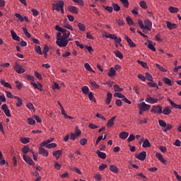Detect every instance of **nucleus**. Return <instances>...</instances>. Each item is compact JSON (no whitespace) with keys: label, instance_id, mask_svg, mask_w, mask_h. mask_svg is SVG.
<instances>
[{"label":"nucleus","instance_id":"nucleus-1","mask_svg":"<svg viewBox=\"0 0 181 181\" xmlns=\"http://www.w3.org/2000/svg\"><path fill=\"white\" fill-rule=\"evenodd\" d=\"M56 43L59 47H66L69 45V40L66 38H59L57 40Z\"/></svg>","mask_w":181,"mask_h":181},{"label":"nucleus","instance_id":"nucleus-2","mask_svg":"<svg viewBox=\"0 0 181 181\" xmlns=\"http://www.w3.org/2000/svg\"><path fill=\"white\" fill-rule=\"evenodd\" d=\"M81 135V130H79L78 127H76L75 128V134L71 133L69 139L74 141L77 136H80Z\"/></svg>","mask_w":181,"mask_h":181},{"label":"nucleus","instance_id":"nucleus-3","mask_svg":"<svg viewBox=\"0 0 181 181\" xmlns=\"http://www.w3.org/2000/svg\"><path fill=\"white\" fill-rule=\"evenodd\" d=\"M52 8H54L55 11H60L62 8H64V1H59L58 3L52 4Z\"/></svg>","mask_w":181,"mask_h":181},{"label":"nucleus","instance_id":"nucleus-4","mask_svg":"<svg viewBox=\"0 0 181 181\" xmlns=\"http://www.w3.org/2000/svg\"><path fill=\"white\" fill-rule=\"evenodd\" d=\"M139 110H141L142 111H149L151 110V105L146 104L145 102H143L138 105Z\"/></svg>","mask_w":181,"mask_h":181},{"label":"nucleus","instance_id":"nucleus-5","mask_svg":"<svg viewBox=\"0 0 181 181\" xmlns=\"http://www.w3.org/2000/svg\"><path fill=\"white\" fill-rule=\"evenodd\" d=\"M13 69L15 71H16V73H18V74H22L23 73H25V69H23L22 66H21V64H19V63L18 62L15 64Z\"/></svg>","mask_w":181,"mask_h":181},{"label":"nucleus","instance_id":"nucleus-6","mask_svg":"<svg viewBox=\"0 0 181 181\" xmlns=\"http://www.w3.org/2000/svg\"><path fill=\"white\" fill-rule=\"evenodd\" d=\"M145 101H146V103H148V104H156V103H158V101H159V99L153 98L151 97V95H147Z\"/></svg>","mask_w":181,"mask_h":181},{"label":"nucleus","instance_id":"nucleus-7","mask_svg":"<svg viewBox=\"0 0 181 181\" xmlns=\"http://www.w3.org/2000/svg\"><path fill=\"white\" fill-rule=\"evenodd\" d=\"M151 112H154V114H162V106L160 105H156L153 106L151 109Z\"/></svg>","mask_w":181,"mask_h":181},{"label":"nucleus","instance_id":"nucleus-8","mask_svg":"<svg viewBox=\"0 0 181 181\" xmlns=\"http://www.w3.org/2000/svg\"><path fill=\"white\" fill-rule=\"evenodd\" d=\"M1 110L4 111L6 117H11V111L8 108V105L6 104L2 105Z\"/></svg>","mask_w":181,"mask_h":181},{"label":"nucleus","instance_id":"nucleus-9","mask_svg":"<svg viewBox=\"0 0 181 181\" xmlns=\"http://www.w3.org/2000/svg\"><path fill=\"white\" fill-rule=\"evenodd\" d=\"M136 158L139 160H144V159H146V151H141L137 156H136Z\"/></svg>","mask_w":181,"mask_h":181},{"label":"nucleus","instance_id":"nucleus-10","mask_svg":"<svg viewBox=\"0 0 181 181\" xmlns=\"http://www.w3.org/2000/svg\"><path fill=\"white\" fill-rule=\"evenodd\" d=\"M144 29L147 30H151L152 29V21L151 20H146L144 21Z\"/></svg>","mask_w":181,"mask_h":181},{"label":"nucleus","instance_id":"nucleus-11","mask_svg":"<svg viewBox=\"0 0 181 181\" xmlns=\"http://www.w3.org/2000/svg\"><path fill=\"white\" fill-rule=\"evenodd\" d=\"M67 9L69 12H71V13H75V15H77L78 13V8L77 7L74 6H69L67 7Z\"/></svg>","mask_w":181,"mask_h":181},{"label":"nucleus","instance_id":"nucleus-12","mask_svg":"<svg viewBox=\"0 0 181 181\" xmlns=\"http://www.w3.org/2000/svg\"><path fill=\"white\" fill-rule=\"evenodd\" d=\"M115 118H117V116H114L110 119L108 120L107 123V128H112V127H114Z\"/></svg>","mask_w":181,"mask_h":181},{"label":"nucleus","instance_id":"nucleus-13","mask_svg":"<svg viewBox=\"0 0 181 181\" xmlns=\"http://www.w3.org/2000/svg\"><path fill=\"white\" fill-rule=\"evenodd\" d=\"M61 33H62V39H69V36H70V31L64 29L63 30L61 31Z\"/></svg>","mask_w":181,"mask_h":181},{"label":"nucleus","instance_id":"nucleus-14","mask_svg":"<svg viewBox=\"0 0 181 181\" xmlns=\"http://www.w3.org/2000/svg\"><path fill=\"white\" fill-rule=\"evenodd\" d=\"M11 33L13 40H16V42H21V37L18 36V35H16V33H15L13 30H11Z\"/></svg>","mask_w":181,"mask_h":181},{"label":"nucleus","instance_id":"nucleus-15","mask_svg":"<svg viewBox=\"0 0 181 181\" xmlns=\"http://www.w3.org/2000/svg\"><path fill=\"white\" fill-rule=\"evenodd\" d=\"M23 160H25V162H26L28 165H33L34 162H33V160L30 158V157H28L25 155H23Z\"/></svg>","mask_w":181,"mask_h":181},{"label":"nucleus","instance_id":"nucleus-16","mask_svg":"<svg viewBox=\"0 0 181 181\" xmlns=\"http://www.w3.org/2000/svg\"><path fill=\"white\" fill-rule=\"evenodd\" d=\"M167 101H168V103H170V104L172 105V107H173V108H178L179 110H181V104L177 105V104L175 103V102H173L172 100H170V98H168Z\"/></svg>","mask_w":181,"mask_h":181},{"label":"nucleus","instance_id":"nucleus-17","mask_svg":"<svg viewBox=\"0 0 181 181\" xmlns=\"http://www.w3.org/2000/svg\"><path fill=\"white\" fill-rule=\"evenodd\" d=\"M156 157L157 158V159H158V160L161 161L162 163H163L164 165H166V160L163 158V156H162V154L157 153L156 154Z\"/></svg>","mask_w":181,"mask_h":181},{"label":"nucleus","instance_id":"nucleus-18","mask_svg":"<svg viewBox=\"0 0 181 181\" xmlns=\"http://www.w3.org/2000/svg\"><path fill=\"white\" fill-rule=\"evenodd\" d=\"M166 23H167V28H168L170 30L176 29V28H177V25H176L175 23H172L170 21H167Z\"/></svg>","mask_w":181,"mask_h":181},{"label":"nucleus","instance_id":"nucleus-19","mask_svg":"<svg viewBox=\"0 0 181 181\" xmlns=\"http://www.w3.org/2000/svg\"><path fill=\"white\" fill-rule=\"evenodd\" d=\"M111 100H112V93L110 92L107 93V98L105 100V105H108L111 103Z\"/></svg>","mask_w":181,"mask_h":181},{"label":"nucleus","instance_id":"nucleus-20","mask_svg":"<svg viewBox=\"0 0 181 181\" xmlns=\"http://www.w3.org/2000/svg\"><path fill=\"white\" fill-rule=\"evenodd\" d=\"M125 39L129 45V46H130V47H136V45H135L133 42L132 40H131V38H129V37L126 36Z\"/></svg>","mask_w":181,"mask_h":181},{"label":"nucleus","instance_id":"nucleus-21","mask_svg":"<svg viewBox=\"0 0 181 181\" xmlns=\"http://www.w3.org/2000/svg\"><path fill=\"white\" fill-rule=\"evenodd\" d=\"M172 112V110H170V107L169 106L165 107L162 112V114L164 115H169Z\"/></svg>","mask_w":181,"mask_h":181},{"label":"nucleus","instance_id":"nucleus-22","mask_svg":"<svg viewBox=\"0 0 181 181\" xmlns=\"http://www.w3.org/2000/svg\"><path fill=\"white\" fill-rule=\"evenodd\" d=\"M129 135V134L127 132H120V134H119V136L121 139H127L128 138V136Z\"/></svg>","mask_w":181,"mask_h":181},{"label":"nucleus","instance_id":"nucleus-23","mask_svg":"<svg viewBox=\"0 0 181 181\" xmlns=\"http://www.w3.org/2000/svg\"><path fill=\"white\" fill-rule=\"evenodd\" d=\"M13 98L17 100L16 107H22V105L23 104V100L18 96H13Z\"/></svg>","mask_w":181,"mask_h":181},{"label":"nucleus","instance_id":"nucleus-24","mask_svg":"<svg viewBox=\"0 0 181 181\" xmlns=\"http://www.w3.org/2000/svg\"><path fill=\"white\" fill-rule=\"evenodd\" d=\"M40 155H43V156H49V152L47 151H46V149L43 148H40L39 149V152Z\"/></svg>","mask_w":181,"mask_h":181},{"label":"nucleus","instance_id":"nucleus-25","mask_svg":"<svg viewBox=\"0 0 181 181\" xmlns=\"http://www.w3.org/2000/svg\"><path fill=\"white\" fill-rule=\"evenodd\" d=\"M96 153H97L98 156H99L100 158V159H105V158H107V154L105 153H103V152L100 151V150H98Z\"/></svg>","mask_w":181,"mask_h":181},{"label":"nucleus","instance_id":"nucleus-26","mask_svg":"<svg viewBox=\"0 0 181 181\" xmlns=\"http://www.w3.org/2000/svg\"><path fill=\"white\" fill-rule=\"evenodd\" d=\"M62 150H57L56 151H54L52 153L53 156H54V158H56L57 159H59V158L60 157V155H62Z\"/></svg>","mask_w":181,"mask_h":181},{"label":"nucleus","instance_id":"nucleus-27","mask_svg":"<svg viewBox=\"0 0 181 181\" xmlns=\"http://www.w3.org/2000/svg\"><path fill=\"white\" fill-rule=\"evenodd\" d=\"M151 146V142L148 139H146L143 142L142 147L143 148H150Z\"/></svg>","mask_w":181,"mask_h":181},{"label":"nucleus","instance_id":"nucleus-28","mask_svg":"<svg viewBox=\"0 0 181 181\" xmlns=\"http://www.w3.org/2000/svg\"><path fill=\"white\" fill-rule=\"evenodd\" d=\"M115 74H117V71H115V69H114V68L111 67L110 69V72L108 73L109 77H114V76H115Z\"/></svg>","mask_w":181,"mask_h":181},{"label":"nucleus","instance_id":"nucleus-29","mask_svg":"<svg viewBox=\"0 0 181 181\" xmlns=\"http://www.w3.org/2000/svg\"><path fill=\"white\" fill-rule=\"evenodd\" d=\"M114 90L115 93H121V91H123L124 89L122 88H120L119 86L117 84H115L113 86Z\"/></svg>","mask_w":181,"mask_h":181},{"label":"nucleus","instance_id":"nucleus-30","mask_svg":"<svg viewBox=\"0 0 181 181\" xmlns=\"http://www.w3.org/2000/svg\"><path fill=\"white\" fill-rule=\"evenodd\" d=\"M112 5L115 12H119V11H121V7H119V5H118L117 4L113 3Z\"/></svg>","mask_w":181,"mask_h":181},{"label":"nucleus","instance_id":"nucleus-31","mask_svg":"<svg viewBox=\"0 0 181 181\" xmlns=\"http://www.w3.org/2000/svg\"><path fill=\"white\" fill-rule=\"evenodd\" d=\"M84 67L86 70H88V71H91L92 73H95V71H94V70H93V68H91V66H90V64L88 63H86L84 64Z\"/></svg>","mask_w":181,"mask_h":181},{"label":"nucleus","instance_id":"nucleus-32","mask_svg":"<svg viewBox=\"0 0 181 181\" xmlns=\"http://www.w3.org/2000/svg\"><path fill=\"white\" fill-rule=\"evenodd\" d=\"M115 54L116 57H118L119 59H124V55L122 54V53H121V51H119V50L115 51Z\"/></svg>","mask_w":181,"mask_h":181},{"label":"nucleus","instance_id":"nucleus-33","mask_svg":"<svg viewBox=\"0 0 181 181\" xmlns=\"http://www.w3.org/2000/svg\"><path fill=\"white\" fill-rule=\"evenodd\" d=\"M78 28L81 32H85L86 30V25L81 23H78Z\"/></svg>","mask_w":181,"mask_h":181},{"label":"nucleus","instance_id":"nucleus-34","mask_svg":"<svg viewBox=\"0 0 181 181\" xmlns=\"http://www.w3.org/2000/svg\"><path fill=\"white\" fill-rule=\"evenodd\" d=\"M50 142H53V139H49L47 141H44L41 143V146L44 147L46 146V145L50 144Z\"/></svg>","mask_w":181,"mask_h":181},{"label":"nucleus","instance_id":"nucleus-35","mask_svg":"<svg viewBox=\"0 0 181 181\" xmlns=\"http://www.w3.org/2000/svg\"><path fill=\"white\" fill-rule=\"evenodd\" d=\"M169 11L170 12V13H177V12H179V8L176 7L170 6L169 8Z\"/></svg>","mask_w":181,"mask_h":181},{"label":"nucleus","instance_id":"nucleus-36","mask_svg":"<svg viewBox=\"0 0 181 181\" xmlns=\"http://www.w3.org/2000/svg\"><path fill=\"white\" fill-rule=\"evenodd\" d=\"M1 86H4V87H7V88H12V86H11V84H9V83L5 82V81H4V80L1 81Z\"/></svg>","mask_w":181,"mask_h":181},{"label":"nucleus","instance_id":"nucleus-37","mask_svg":"<svg viewBox=\"0 0 181 181\" xmlns=\"http://www.w3.org/2000/svg\"><path fill=\"white\" fill-rule=\"evenodd\" d=\"M23 32L25 35V36H26V37H28V39L30 38V33H29V32H28V29L25 27H23Z\"/></svg>","mask_w":181,"mask_h":181},{"label":"nucleus","instance_id":"nucleus-38","mask_svg":"<svg viewBox=\"0 0 181 181\" xmlns=\"http://www.w3.org/2000/svg\"><path fill=\"white\" fill-rule=\"evenodd\" d=\"M139 5L143 9H148V5H146V1H141L139 2Z\"/></svg>","mask_w":181,"mask_h":181},{"label":"nucleus","instance_id":"nucleus-39","mask_svg":"<svg viewBox=\"0 0 181 181\" xmlns=\"http://www.w3.org/2000/svg\"><path fill=\"white\" fill-rule=\"evenodd\" d=\"M173 128V126L170 124H166L165 127L163 129V132H168V131H170V129H172Z\"/></svg>","mask_w":181,"mask_h":181},{"label":"nucleus","instance_id":"nucleus-40","mask_svg":"<svg viewBox=\"0 0 181 181\" xmlns=\"http://www.w3.org/2000/svg\"><path fill=\"white\" fill-rule=\"evenodd\" d=\"M90 84L91 86V87H93V88H96V89L100 88V85L97 84V83H95V81H90Z\"/></svg>","mask_w":181,"mask_h":181},{"label":"nucleus","instance_id":"nucleus-41","mask_svg":"<svg viewBox=\"0 0 181 181\" xmlns=\"http://www.w3.org/2000/svg\"><path fill=\"white\" fill-rule=\"evenodd\" d=\"M27 122L29 125H35V124H36V121H35L32 117H28L27 119Z\"/></svg>","mask_w":181,"mask_h":181},{"label":"nucleus","instance_id":"nucleus-42","mask_svg":"<svg viewBox=\"0 0 181 181\" xmlns=\"http://www.w3.org/2000/svg\"><path fill=\"white\" fill-rule=\"evenodd\" d=\"M110 170L113 172V173H117L118 172V168L115 165H110Z\"/></svg>","mask_w":181,"mask_h":181},{"label":"nucleus","instance_id":"nucleus-43","mask_svg":"<svg viewBox=\"0 0 181 181\" xmlns=\"http://www.w3.org/2000/svg\"><path fill=\"white\" fill-rule=\"evenodd\" d=\"M137 63L139 64H141V66H142V67H144V69H148V64H146V62H144L141 60H137Z\"/></svg>","mask_w":181,"mask_h":181},{"label":"nucleus","instance_id":"nucleus-44","mask_svg":"<svg viewBox=\"0 0 181 181\" xmlns=\"http://www.w3.org/2000/svg\"><path fill=\"white\" fill-rule=\"evenodd\" d=\"M147 84L150 87H154V88H158V84L155 83L153 81L148 82Z\"/></svg>","mask_w":181,"mask_h":181},{"label":"nucleus","instance_id":"nucleus-45","mask_svg":"<svg viewBox=\"0 0 181 181\" xmlns=\"http://www.w3.org/2000/svg\"><path fill=\"white\" fill-rule=\"evenodd\" d=\"M156 67H157V69H158V70L160 71H163V73H166L167 70L163 68V66H160V65H159V64H156Z\"/></svg>","mask_w":181,"mask_h":181},{"label":"nucleus","instance_id":"nucleus-46","mask_svg":"<svg viewBox=\"0 0 181 181\" xmlns=\"http://www.w3.org/2000/svg\"><path fill=\"white\" fill-rule=\"evenodd\" d=\"M163 80L165 84H167L169 86H172V81H170V78H163Z\"/></svg>","mask_w":181,"mask_h":181},{"label":"nucleus","instance_id":"nucleus-47","mask_svg":"<svg viewBox=\"0 0 181 181\" xmlns=\"http://www.w3.org/2000/svg\"><path fill=\"white\" fill-rule=\"evenodd\" d=\"M64 28H65L66 29H69V30H71L73 31L74 29H73V27L71 26V25L67 23H64Z\"/></svg>","mask_w":181,"mask_h":181},{"label":"nucleus","instance_id":"nucleus-48","mask_svg":"<svg viewBox=\"0 0 181 181\" xmlns=\"http://www.w3.org/2000/svg\"><path fill=\"white\" fill-rule=\"evenodd\" d=\"M81 91L83 94H88V91H90V88H88V86H83L82 88Z\"/></svg>","mask_w":181,"mask_h":181},{"label":"nucleus","instance_id":"nucleus-49","mask_svg":"<svg viewBox=\"0 0 181 181\" xmlns=\"http://www.w3.org/2000/svg\"><path fill=\"white\" fill-rule=\"evenodd\" d=\"M146 78L148 81H153V78L152 77V75H151V74H149V72L146 73Z\"/></svg>","mask_w":181,"mask_h":181},{"label":"nucleus","instance_id":"nucleus-50","mask_svg":"<svg viewBox=\"0 0 181 181\" xmlns=\"http://www.w3.org/2000/svg\"><path fill=\"white\" fill-rule=\"evenodd\" d=\"M158 124H159L160 127H163V128H166L167 124L164 120L159 119Z\"/></svg>","mask_w":181,"mask_h":181},{"label":"nucleus","instance_id":"nucleus-51","mask_svg":"<svg viewBox=\"0 0 181 181\" xmlns=\"http://www.w3.org/2000/svg\"><path fill=\"white\" fill-rule=\"evenodd\" d=\"M120 2L124 5L125 8H128L129 6V1L128 0H119Z\"/></svg>","mask_w":181,"mask_h":181},{"label":"nucleus","instance_id":"nucleus-52","mask_svg":"<svg viewBox=\"0 0 181 181\" xmlns=\"http://www.w3.org/2000/svg\"><path fill=\"white\" fill-rule=\"evenodd\" d=\"M35 51L36 52V53H37L38 54H43V53L42 52V48H40V46H37L35 48Z\"/></svg>","mask_w":181,"mask_h":181},{"label":"nucleus","instance_id":"nucleus-53","mask_svg":"<svg viewBox=\"0 0 181 181\" xmlns=\"http://www.w3.org/2000/svg\"><path fill=\"white\" fill-rule=\"evenodd\" d=\"M57 146V144L55 143H51L46 145V148H48V149H52V148H56Z\"/></svg>","mask_w":181,"mask_h":181},{"label":"nucleus","instance_id":"nucleus-54","mask_svg":"<svg viewBox=\"0 0 181 181\" xmlns=\"http://www.w3.org/2000/svg\"><path fill=\"white\" fill-rule=\"evenodd\" d=\"M15 16H16V18H18V19H19V21L21 22H23V21H25V18L22 16V15H21L18 13H16L15 14Z\"/></svg>","mask_w":181,"mask_h":181},{"label":"nucleus","instance_id":"nucleus-55","mask_svg":"<svg viewBox=\"0 0 181 181\" xmlns=\"http://www.w3.org/2000/svg\"><path fill=\"white\" fill-rule=\"evenodd\" d=\"M148 47L150 50H152V52H156V48H155V46L151 42H149Z\"/></svg>","mask_w":181,"mask_h":181},{"label":"nucleus","instance_id":"nucleus-56","mask_svg":"<svg viewBox=\"0 0 181 181\" xmlns=\"http://www.w3.org/2000/svg\"><path fill=\"white\" fill-rule=\"evenodd\" d=\"M126 21L128 23V25H134V21H132V18L129 16H127L126 18Z\"/></svg>","mask_w":181,"mask_h":181},{"label":"nucleus","instance_id":"nucleus-57","mask_svg":"<svg viewBox=\"0 0 181 181\" xmlns=\"http://www.w3.org/2000/svg\"><path fill=\"white\" fill-rule=\"evenodd\" d=\"M21 142L22 144H29V138L23 137L21 139Z\"/></svg>","mask_w":181,"mask_h":181},{"label":"nucleus","instance_id":"nucleus-58","mask_svg":"<svg viewBox=\"0 0 181 181\" xmlns=\"http://www.w3.org/2000/svg\"><path fill=\"white\" fill-rule=\"evenodd\" d=\"M95 180H98V181L103 180V175H101L100 174L95 175Z\"/></svg>","mask_w":181,"mask_h":181},{"label":"nucleus","instance_id":"nucleus-59","mask_svg":"<svg viewBox=\"0 0 181 181\" xmlns=\"http://www.w3.org/2000/svg\"><path fill=\"white\" fill-rule=\"evenodd\" d=\"M42 52L44 53V54H47V53H49V46L45 45L42 49Z\"/></svg>","mask_w":181,"mask_h":181},{"label":"nucleus","instance_id":"nucleus-60","mask_svg":"<svg viewBox=\"0 0 181 181\" xmlns=\"http://www.w3.org/2000/svg\"><path fill=\"white\" fill-rule=\"evenodd\" d=\"M104 9H105V11H107V12H110V13H112L113 8L112 6H103Z\"/></svg>","mask_w":181,"mask_h":181},{"label":"nucleus","instance_id":"nucleus-61","mask_svg":"<svg viewBox=\"0 0 181 181\" xmlns=\"http://www.w3.org/2000/svg\"><path fill=\"white\" fill-rule=\"evenodd\" d=\"M80 144L82 145V146H84L85 145H87V139L83 138L80 140Z\"/></svg>","mask_w":181,"mask_h":181},{"label":"nucleus","instance_id":"nucleus-62","mask_svg":"<svg viewBox=\"0 0 181 181\" xmlns=\"http://www.w3.org/2000/svg\"><path fill=\"white\" fill-rule=\"evenodd\" d=\"M31 12H33V16H37L39 15V11L35 8H32Z\"/></svg>","mask_w":181,"mask_h":181},{"label":"nucleus","instance_id":"nucleus-63","mask_svg":"<svg viewBox=\"0 0 181 181\" xmlns=\"http://www.w3.org/2000/svg\"><path fill=\"white\" fill-rule=\"evenodd\" d=\"M114 97H117V98H122L124 97V95L121 93H115L114 94Z\"/></svg>","mask_w":181,"mask_h":181},{"label":"nucleus","instance_id":"nucleus-64","mask_svg":"<svg viewBox=\"0 0 181 181\" xmlns=\"http://www.w3.org/2000/svg\"><path fill=\"white\" fill-rule=\"evenodd\" d=\"M23 153H28L29 152V147L28 146H24L22 148Z\"/></svg>","mask_w":181,"mask_h":181}]
</instances>
